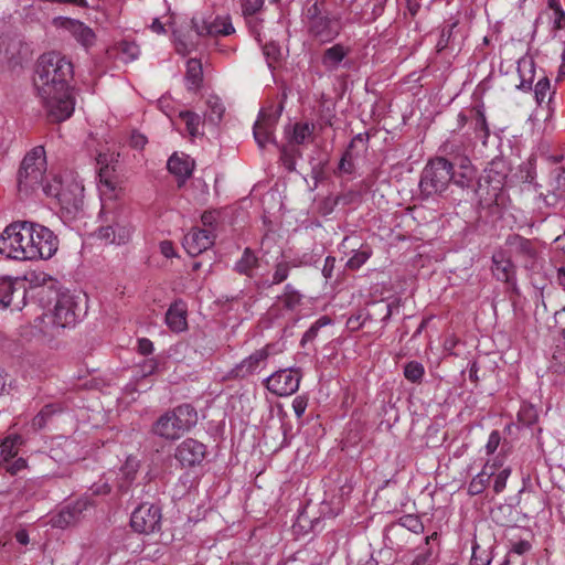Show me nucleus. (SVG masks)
<instances>
[{"label":"nucleus","instance_id":"obj_6","mask_svg":"<svg viewBox=\"0 0 565 565\" xmlns=\"http://www.w3.org/2000/svg\"><path fill=\"white\" fill-rule=\"evenodd\" d=\"M451 161L436 157L428 161L420 178V190L425 195L441 194L451 182Z\"/></svg>","mask_w":565,"mask_h":565},{"label":"nucleus","instance_id":"obj_46","mask_svg":"<svg viewBox=\"0 0 565 565\" xmlns=\"http://www.w3.org/2000/svg\"><path fill=\"white\" fill-rule=\"evenodd\" d=\"M551 83L546 76L540 78L534 88V95L539 105L543 104L550 94Z\"/></svg>","mask_w":565,"mask_h":565},{"label":"nucleus","instance_id":"obj_20","mask_svg":"<svg viewBox=\"0 0 565 565\" xmlns=\"http://www.w3.org/2000/svg\"><path fill=\"white\" fill-rule=\"evenodd\" d=\"M192 24L200 36H227L235 31L228 17H216L211 21L203 18H193Z\"/></svg>","mask_w":565,"mask_h":565},{"label":"nucleus","instance_id":"obj_63","mask_svg":"<svg viewBox=\"0 0 565 565\" xmlns=\"http://www.w3.org/2000/svg\"><path fill=\"white\" fill-rule=\"evenodd\" d=\"M160 252L167 258H172L177 256L173 244L170 241H163L160 243Z\"/></svg>","mask_w":565,"mask_h":565},{"label":"nucleus","instance_id":"obj_43","mask_svg":"<svg viewBox=\"0 0 565 565\" xmlns=\"http://www.w3.org/2000/svg\"><path fill=\"white\" fill-rule=\"evenodd\" d=\"M331 323V319L327 316L320 317L302 335L301 345H305L307 342H311L318 335L319 330L322 327H326Z\"/></svg>","mask_w":565,"mask_h":565},{"label":"nucleus","instance_id":"obj_24","mask_svg":"<svg viewBox=\"0 0 565 565\" xmlns=\"http://www.w3.org/2000/svg\"><path fill=\"white\" fill-rule=\"evenodd\" d=\"M451 182L459 188H470L476 178V169L467 154H458L451 161Z\"/></svg>","mask_w":565,"mask_h":565},{"label":"nucleus","instance_id":"obj_41","mask_svg":"<svg viewBox=\"0 0 565 565\" xmlns=\"http://www.w3.org/2000/svg\"><path fill=\"white\" fill-rule=\"evenodd\" d=\"M207 119L213 124L218 122L224 114V106L217 97H211L207 99Z\"/></svg>","mask_w":565,"mask_h":565},{"label":"nucleus","instance_id":"obj_14","mask_svg":"<svg viewBox=\"0 0 565 565\" xmlns=\"http://www.w3.org/2000/svg\"><path fill=\"white\" fill-rule=\"evenodd\" d=\"M56 193V201L61 210L75 216L83 207L84 185L73 177L65 178L64 188Z\"/></svg>","mask_w":565,"mask_h":565},{"label":"nucleus","instance_id":"obj_29","mask_svg":"<svg viewBox=\"0 0 565 565\" xmlns=\"http://www.w3.org/2000/svg\"><path fill=\"white\" fill-rule=\"evenodd\" d=\"M487 462L495 463L493 467V492L499 494L504 491L507 481L512 473L510 466L504 463V459L500 456L488 459Z\"/></svg>","mask_w":565,"mask_h":565},{"label":"nucleus","instance_id":"obj_64","mask_svg":"<svg viewBox=\"0 0 565 565\" xmlns=\"http://www.w3.org/2000/svg\"><path fill=\"white\" fill-rule=\"evenodd\" d=\"M530 550H531L530 542H527L525 540H521L513 544L511 552H513L518 555H523V554L527 553Z\"/></svg>","mask_w":565,"mask_h":565},{"label":"nucleus","instance_id":"obj_47","mask_svg":"<svg viewBox=\"0 0 565 565\" xmlns=\"http://www.w3.org/2000/svg\"><path fill=\"white\" fill-rule=\"evenodd\" d=\"M475 132L482 139H487L490 134L487 119L482 110H477L475 114Z\"/></svg>","mask_w":565,"mask_h":565},{"label":"nucleus","instance_id":"obj_22","mask_svg":"<svg viewBox=\"0 0 565 565\" xmlns=\"http://www.w3.org/2000/svg\"><path fill=\"white\" fill-rule=\"evenodd\" d=\"M492 273L498 280L516 289L515 266L508 249L495 250L492 255Z\"/></svg>","mask_w":565,"mask_h":565},{"label":"nucleus","instance_id":"obj_60","mask_svg":"<svg viewBox=\"0 0 565 565\" xmlns=\"http://www.w3.org/2000/svg\"><path fill=\"white\" fill-rule=\"evenodd\" d=\"M138 351L142 355H149L153 352V343L147 338H141L138 340Z\"/></svg>","mask_w":565,"mask_h":565},{"label":"nucleus","instance_id":"obj_27","mask_svg":"<svg viewBox=\"0 0 565 565\" xmlns=\"http://www.w3.org/2000/svg\"><path fill=\"white\" fill-rule=\"evenodd\" d=\"M315 125L310 122H296L285 127V136L289 146H299L312 140Z\"/></svg>","mask_w":565,"mask_h":565},{"label":"nucleus","instance_id":"obj_26","mask_svg":"<svg viewBox=\"0 0 565 565\" xmlns=\"http://www.w3.org/2000/svg\"><path fill=\"white\" fill-rule=\"evenodd\" d=\"M188 308L184 301L177 300L166 313V323L173 332H182L188 328Z\"/></svg>","mask_w":565,"mask_h":565},{"label":"nucleus","instance_id":"obj_62","mask_svg":"<svg viewBox=\"0 0 565 565\" xmlns=\"http://www.w3.org/2000/svg\"><path fill=\"white\" fill-rule=\"evenodd\" d=\"M456 26V23L451 24L448 29H444L440 34V39L437 43L439 50H443L448 45L449 39L451 36L452 29Z\"/></svg>","mask_w":565,"mask_h":565},{"label":"nucleus","instance_id":"obj_10","mask_svg":"<svg viewBox=\"0 0 565 565\" xmlns=\"http://www.w3.org/2000/svg\"><path fill=\"white\" fill-rule=\"evenodd\" d=\"M302 372L299 367H286L264 380L265 387L276 396H290L299 388Z\"/></svg>","mask_w":565,"mask_h":565},{"label":"nucleus","instance_id":"obj_30","mask_svg":"<svg viewBox=\"0 0 565 565\" xmlns=\"http://www.w3.org/2000/svg\"><path fill=\"white\" fill-rule=\"evenodd\" d=\"M495 463L487 462L481 471L476 475L468 484V494L473 497L481 494L490 483Z\"/></svg>","mask_w":565,"mask_h":565},{"label":"nucleus","instance_id":"obj_18","mask_svg":"<svg viewBox=\"0 0 565 565\" xmlns=\"http://www.w3.org/2000/svg\"><path fill=\"white\" fill-rule=\"evenodd\" d=\"M270 349L271 345L267 344L264 348L254 351L231 370V376L233 379H247L248 376L254 375L266 365V362L271 354Z\"/></svg>","mask_w":565,"mask_h":565},{"label":"nucleus","instance_id":"obj_31","mask_svg":"<svg viewBox=\"0 0 565 565\" xmlns=\"http://www.w3.org/2000/svg\"><path fill=\"white\" fill-rule=\"evenodd\" d=\"M548 21L552 24V32L563 30L565 28V11L561 4V0H546V10Z\"/></svg>","mask_w":565,"mask_h":565},{"label":"nucleus","instance_id":"obj_11","mask_svg":"<svg viewBox=\"0 0 565 565\" xmlns=\"http://www.w3.org/2000/svg\"><path fill=\"white\" fill-rule=\"evenodd\" d=\"M282 105H269L264 107L254 124V138L260 148L274 142V131L281 116Z\"/></svg>","mask_w":565,"mask_h":565},{"label":"nucleus","instance_id":"obj_36","mask_svg":"<svg viewBox=\"0 0 565 565\" xmlns=\"http://www.w3.org/2000/svg\"><path fill=\"white\" fill-rule=\"evenodd\" d=\"M302 298L303 296L295 288V286L287 284L284 287L282 294L278 296V301L285 309L294 311L300 306Z\"/></svg>","mask_w":565,"mask_h":565},{"label":"nucleus","instance_id":"obj_9","mask_svg":"<svg viewBox=\"0 0 565 565\" xmlns=\"http://www.w3.org/2000/svg\"><path fill=\"white\" fill-rule=\"evenodd\" d=\"M114 201L115 200L107 201L108 206L105 212L103 211V207L100 209V216L106 222H111V224L100 226L96 232V236L106 244L122 245L130 239L131 227L119 221L117 207Z\"/></svg>","mask_w":565,"mask_h":565},{"label":"nucleus","instance_id":"obj_23","mask_svg":"<svg viewBox=\"0 0 565 565\" xmlns=\"http://www.w3.org/2000/svg\"><path fill=\"white\" fill-rule=\"evenodd\" d=\"M308 265L309 259L306 255L290 257L287 254L282 253L274 264L271 280L268 284V286L282 284L288 279L291 269Z\"/></svg>","mask_w":565,"mask_h":565},{"label":"nucleus","instance_id":"obj_32","mask_svg":"<svg viewBox=\"0 0 565 565\" xmlns=\"http://www.w3.org/2000/svg\"><path fill=\"white\" fill-rule=\"evenodd\" d=\"M534 62L531 57H522L518 61V73L520 76V89H531L534 79Z\"/></svg>","mask_w":565,"mask_h":565},{"label":"nucleus","instance_id":"obj_40","mask_svg":"<svg viewBox=\"0 0 565 565\" xmlns=\"http://www.w3.org/2000/svg\"><path fill=\"white\" fill-rule=\"evenodd\" d=\"M372 250L369 246H364L359 250H355L354 254L348 259L347 266L350 269H359L362 265L366 263L370 258Z\"/></svg>","mask_w":565,"mask_h":565},{"label":"nucleus","instance_id":"obj_53","mask_svg":"<svg viewBox=\"0 0 565 565\" xmlns=\"http://www.w3.org/2000/svg\"><path fill=\"white\" fill-rule=\"evenodd\" d=\"M369 137L363 134H358L350 142L348 150L353 152L354 149L363 152L367 148Z\"/></svg>","mask_w":565,"mask_h":565},{"label":"nucleus","instance_id":"obj_59","mask_svg":"<svg viewBox=\"0 0 565 565\" xmlns=\"http://www.w3.org/2000/svg\"><path fill=\"white\" fill-rule=\"evenodd\" d=\"M431 556V550L429 547L419 552L409 565H425Z\"/></svg>","mask_w":565,"mask_h":565},{"label":"nucleus","instance_id":"obj_56","mask_svg":"<svg viewBox=\"0 0 565 565\" xmlns=\"http://www.w3.org/2000/svg\"><path fill=\"white\" fill-rule=\"evenodd\" d=\"M479 545L475 544L472 547V556L470 559V565H490L491 559L488 555L479 556L478 555Z\"/></svg>","mask_w":565,"mask_h":565},{"label":"nucleus","instance_id":"obj_12","mask_svg":"<svg viewBox=\"0 0 565 565\" xmlns=\"http://www.w3.org/2000/svg\"><path fill=\"white\" fill-rule=\"evenodd\" d=\"M31 260L50 259L58 249L57 236L46 226L32 222Z\"/></svg>","mask_w":565,"mask_h":565},{"label":"nucleus","instance_id":"obj_21","mask_svg":"<svg viewBox=\"0 0 565 565\" xmlns=\"http://www.w3.org/2000/svg\"><path fill=\"white\" fill-rule=\"evenodd\" d=\"M206 456V446L193 438L184 439L175 449V459L183 467L200 465Z\"/></svg>","mask_w":565,"mask_h":565},{"label":"nucleus","instance_id":"obj_38","mask_svg":"<svg viewBox=\"0 0 565 565\" xmlns=\"http://www.w3.org/2000/svg\"><path fill=\"white\" fill-rule=\"evenodd\" d=\"M180 118L185 122L188 132L195 137L200 134L199 127L201 125V117L190 110L180 111Z\"/></svg>","mask_w":565,"mask_h":565},{"label":"nucleus","instance_id":"obj_25","mask_svg":"<svg viewBox=\"0 0 565 565\" xmlns=\"http://www.w3.org/2000/svg\"><path fill=\"white\" fill-rule=\"evenodd\" d=\"M86 502L78 500L76 502L65 505L57 514H55L51 522L55 527H67L77 523L86 510Z\"/></svg>","mask_w":565,"mask_h":565},{"label":"nucleus","instance_id":"obj_48","mask_svg":"<svg viewBox=\"0 0 565 565\" xmlns=\"http://www.w3.org/2000/svg\"><path fill=\"white\" fill-rule=\"evenodd\" d=\"M64 184H65V179L54 177L51 181H47L45 184L42 183L43 192L47 196H52V198L56 199L55 192H60L64 188Z\"/></svg>","mask_w":565,"mask_h":565},{"label":"nucleus","instance_id":"obj_51","mask_svg":"<svg viewBox=\"0 0 565 565\" xmlns=\"http://www.w3.org/2000/svg\"><path fill=\"white\" fill-rule=\"evenodd\" d=\"M244 15H254L264 6V0H241Z\"/></svg>","mask_w":565,"mask_h":565},{"label":"nucleus","instance_id":"obj_34","mask_svg":"<svg viewBox=\"0 0 565 565\" xmlns=\"http://www.w3.org/2000/svg\"><path fill=\"white\" fill-rule=\"evenodd\" d=\"M185 81L189 89H198L201 86L203 81V70L199 60L191 58L188 61Z\"/></svg>","mask_w":565,"mask_h":565},{"label":"nucleus","instance_id":"obj_4","mask_svg":"<svg viewBox=\"0 0 565 565\" xmlns=\"http://www.w3.org/2000/svg\"><path fill=\"white\" fill-rule=\"evenodd\" d=\"M32 222H17L8 225L0 235V254L14 260H31Z\"/></svg>","mask_w":565,"mask_h":565},{"label":"nucleus","instance_id":"obj_15","mask_svg":"<svg viewBox=\"0 0 565 565\" xmlns=\"http://www.w3.org/2000/svg\"><path fill=\"white\" fill-rule=\"evenodd\" d=\"M25 284L20 278L0 276V307L21 310L25 306Z\"/></svg>","mask_w":565,"mask_h":565},{"label":"nucleus","instance_id":"obj_49","mask_svg":"<svg viewBox=\"0 0 565 565\" xmlns=\"http://www.w3.org/2000/svg\"><path fill=\"white\" fill-rule=\"evenodd\" d=\"M441 151L446 156L445 158L448 159L449 161H454V158L458 154H465L463 152H461V146L455 140H447L443 145Z\"/></svg>","mask_w":565,"mask_h":565},{"label":"nucleus","instance_id":"obj_45","mask_svg":"<svg viewBox=\"0 0 565 565\" xmlns=\"http://www.w3.org/2000/svg\"><path fill=\"white\" fill-rule=\"evenodd\" d=\"M56 407L54 405H45L39 414L33 418L32 426L35 429H42L45 427L47 419L56 413Z\"/></svg>","mask_w":565,"mask_h":565},{"label":"nucleus","instance_id":"obj_57","mask_svg":"<svg viewBox=\"0 0 565 565\" xmlns=\"http://www.w3.org/2000/svg\"><path fill=\"white\" fill-rule=\"evenodd\" d=\"M147 142V137L140 132L134 131L130 136V146L132 148L142 149Z\"/></svg>","mask_w":565,"mask_h":565},{"label":"nucleus","instance_id":"obj_1","mask_svg":"<svg viewBox=\"0 0 565 565\" xmlns=\"http://www.w3.org/2000/svg\"><path fill=\"white\" fill-rule=\"evenodd\" d=\"M73 76V64L63 54L53 51L39 57L34 85L52 121H64L74 111Z\"/></svg>","mask_w":565,"mask_h":565},{"label":"nucleus","instance_id":"obj_8","mask_svg":"<svg viewBox=\"0 0 565 565\" xmlns=\"http://www.w3.org/2000/svg\"><path fill=\"white\" fill-rule=\"evenodd\" d=\"M46 171L45 151L42 146L33 148L22 160L18 173V185L20 191L34 190L42 185Z\"/></svg>","mask_w":565,"mask_h":565},{"label":"nucleus","instance_id":"obj_16","mask_svg":"<svg viewBox=\"0 0 565 565\" xmlns=\"http://www.w3.org/2000/svg\"><path fill=\"white\" fill-rule=\"evenodd\" d=\"M505 246L510 255L520 262L525 269L536 268L539 253L530 239L519 235L509 236Z\"/></svg>","mask_w":565,"mask_h":565},{"label":"nucleus","instance_id":"obj_3","mask_svg":"<svg viewBox=\"0 0 565 565\" xmlns=\"http://www.w3.org/2000/svg\"><path fill=\"white\" fill-rule=\"evenodd\" d=\"M198 423V413L190 404H182L163 413L152 425L151 433L164 440L173 441Z\"/></svg>","mask_w":565,"mask_h":565},{"label":"nucleus","instance_id":"obj_52","mask_svg":"<svg viewBox=\"0 0 565 565\" xmlns=\"http://www.w3.org/2000/svg\"><path fill=\"white\" fill-rule=\"evenodd\" d=\"M501 443V435L498 430H492L484 446L487 455H493Z\"/></svg>","mask_w":565,"mask_h":565},{"label":"nucleus","instance_id":"obj_39","mask_svg":"<svg viewBox=\"0 0 565 565\" xmlns=\"http://www.w3.org/2000/svg\"><path fill=\"white\" fill-rule=\"evenodd\" d=\"M424 373L425 369L419 362L411 361L404 366V376L412 383H419Z\"/></svg>","mask_w":565,"mask_h":565},{"label":"nucleus","instance_id":"obj_50","mask_svg":"<svg viewBox=\"0 0 565 565\" xmlns=\"http://www.w3.org/2000/svg\"><path fill=\"white\" fill-rule=\"evenodd\" d=\"M353 159L354 153L347 149L339 162V170L343 173H352L354 170Z\"/></svg>","mask_w":565,"mask_h":565},{"label":"nucleus","instance_id":"obj_55","mask_svg":"<svg viewBox=\"0 0 565 565\" xmlns=\"http://www.w3.org/2000/svg\"><path fill=\"white\" fill-rule=\"evenodd\" d=\"M308 406V401L303 396H297L292 401V409L298 418H301Z\"/></svg>","mask_w":565,"mask_h":565},{"label":"nucleus","instance_id":"obj_28","mask_svg":"<svg viewBox=\"0 0 565 565\" xmlns=\"http://www.w3.org/2000/svg\"><path fill=\"white\" fill-rule=\"evenodd\" d=\"M349 53L350 47L344 46L342 43L333 44L323 51L321 55V64L327 71H337Z\"/></svg>","mask_w":565,"mask_h":565},{"label":"nucleus","instance_id":"obj_2","mask_svg":"<svg viewBox=\"0 0 565 565\" xmlns=\"http://www.w3.org/2000/svg\"><path fill=\"white\" fill-rule=\"evenodd\" d=\"M81 308L76 296L70 291H55L52 309L43 313L40 323L41 332L49 339H54L64 329L75 327L79 319Z\"/></svg>","mask_w":565,"mask_h":565},{"label":"nucleus","instance_id":"obj_7","mask_svg":"<svg viewBox=\"0 0 565 565\" xmlns=\"http://www.w3.org/2000/svg\"><path fill=\"white\" fill-rule=\"evenodd\" d=\"M119 153L116 150L99 151L96 158L99 174V194L103 201V211L105 212L108 200H116L121 189L118 188L115 172V163L118 161Z\"/></svg>","mask_w":565,"mask_h":565},{"label":"nucleus","instance_id":"obj_13","mask_svg":"<svg viewBox=\"0 0 565 565\" xmlns=\"http://www.w3.org/2000/svg\"><path fill=\"white\" fill-rule=\"evenodd\" d=\"M161 509L156 504L142 503L131 513L130 526L140 534H150L160 530Z\"/></svg>","mask_w":565,"mask_h":565},{"label":"nucleus","instance_id":"obj_58","mask_svg":"<svg viewBox=\"0 0 565 565\" xmlns=\"http://www.w3.org/2000/svg\"><path fill=\"white\" fill-rule=\"evenodd\" d=\"M554 179H555V191H561L565 188V170L563 168H556L553 171Z\"/></svg>","mask_w":565,"mask_h":565},{"label":"nucleus","instance_id":"obj_61","mask_svg":"<svg viewBox=\"0 0 565 565\" xmlns=\"http://www.w3.org/2000/svg\"><path fill=\"white\" fill-rule=\"evenodd\" d=\"M334 265H335V258L332 257V256H327L326 259H324L323 268H322V275L327 279L332 277Z\"/></svg>","mask_w":565,"mask_h":565},{"label":"nucleus","instance_id":"obj_54","mask_svg":"<svg viewBox=\"0 0 565 565\" xmlns=\"http://www.w3.org/2000/svg\"><path fill=\"white\" fill-rule=\"evenodd\" d=\"M369 317H370V315L367 312H360L356 316H351L348 319L347 324L350 329L358 330L365 323V321L369 319Z\"/></svg>","mask_w":565,"mask_h":565},{"label":"nucleus","instance_id":"obj_35","mask_svg":"<svg viewBox=\"0 0 565 565\" xmlns=\"http://www.w3.org/2000/svg\"><path fill=\"white\" fill-rule=\"evenodd\" d=\"M167 167L172 174L182 179L189 178L192 173V163L189 158L179 157L178 154L169 158Z\"/></svg>","mask_w":565,"mask_h":565},{"label":"nucleus","instance_id":"obj_44","mask_svg":"<svg viewBox=\"0 0 565 565\" xmlns=\"http://www.w3.org/2000/svg\"><path fill=\"white\" fill-rule=\"evenodd\" d=\"M300 156L301 153L299 150L289 148L288 146H284L280 150V160L288 171H294L296 169V158Z\"/></svg>","mask_w":565,"mask_h":565},{"label":"nucleus","instance_id":"obj_33","mask_svg":"<svg viewBox=\"0 0 565 565\" xmlns=\"http://www.w3.org/2000/svg\"><path fill=\"white\" fill-rule=\"evenodd\" d=\"M259 265L258 257L250 248H245L242 257L235 263L234 270L241 275L253 276V270Z\"/></svg>","mask_w":565,"mask_h":565},{"label":"nucleus","instance_id":"obj_5","mask_svg":"<svg viewBox=\"0 0 565 565\" xmlns=\"http://www.w3.org/2000/svg\"><path fill=\"white\" fill-rule=\"evenodd\" d=\"M306 19L308 35L319 44L333 42L342 31L340 18L322 13L317 2L308 8Z\"/></svg>","mask_w":565,"mask_h":565},{"label":"nucleus","instance_id":"obj_19","mask_svg":"<svg viewBox=\"0 0 565 565\" xmlns=\"http://www.w3.org/2000/svg\"><path fill=\"white\" fill-rule=\"evenodd\" d=\"M215 234L212 230L193 227L183 237V248L192 256H199L214 245Z\"/></svg>","mask_w":565,"mask_h":565},{"label":"nucleus","instance_id":"obj_42","mask_svg":"<svg viewBox=\"0 0 565 565\" xmlns=\"http://www.w3.org/2000/svg\"><path fill=\"white\" fill-rule=\"evenodd\" d=\"M397 525L407 529L413 533H422L424 531V524L417 515L406 514L399 518Z\"/></svg>","mask_w":565,"mask_h":565},{"label":"nucleus","instance_id":"obj_17","mask_svg":"<svg viewBox=\"0 0 565 565\" xmlns=\"http://www.w3.org/2000/svg\"><path fill=\"white\" fill-rule=\"evenodd\" d=\"M52 24L56 29L68 32L76 42L85 49L92 47L96 42V34L93 29L79 20L66 17H55L52 20Z\"/></svg>","mask_w":565,"mask_h":565},{"label":"nucleus","instance_id":"obj_37","mask_svg":"<svg viewBox=\"0 0 565 565\" xmlns=\"http://www.w3.org/2000/svg\"><path fill=\"white\" fill-rule=\"evenodd\" d=\"M22 438L19 435L8 436L0 445V454L3 460H10L18 455Z\"/></svg>","mask_w":565,"mask_h":565}]
</instances>
